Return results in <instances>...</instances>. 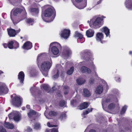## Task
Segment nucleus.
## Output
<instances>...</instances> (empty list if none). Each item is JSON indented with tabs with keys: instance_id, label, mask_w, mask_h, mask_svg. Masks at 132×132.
<instances>
[{
	"instance_id": "7",
	"label": "nucleus",
	"mask_w": 132,
	"mask_h": 132,
	"mask_svg": "<svg viewBox=\"0 0 132 132\" xmlns=\"http://www.w3.org/2000/svg\"><path fill=\"white\" fill-rule=\"evenodd\" d=\"M32 47V44L29 42H27L24 43L22 48L25 50L30 49Z\"/></svg>"
},
{
	"instance_id": "13",
	"label": "nucleus",
	"mask_w": 132,
	"mask_h": 132,
	"mask_svg": "<svg viewBox=\"0 0 132 132\" xmlns=\"http://www.w3.org/2000/svg\"><path fill=\"white\" fill-rule=\"evenodd\" d=\"M94 33L93 30L90 29L87 30L86 32V35L88 37H92Z\"/></svg>"
},
{
	"instance_id": "28",
	"label": "nucleus",
	"mask_w": 132,
	"mask_h": 132,
	"mask_svg": "<svg viewBox=\"0 0 132 132\" xmlns=\"http://www.w3.org/2000/svg\"><path fill=\"white\" fill-rule=\"evenodd\" d=\"M75 36L78 38L80 39H82L83 38V35L77 31L75 32Z\"/></svg>"
},
{
	"instance_id": "34",
	"label": "nucleus",
	"mask_w": 132,
	"mask_h": 132,
	"mask_svg": "<svg viewBox=\"0 0 132 132\" xmlns=\"http://www.w3.org/2000/svg\"><path fill=\"white\" fill-rule=\"evenodd\" d=\"M93 110L92 108H89L86 111H84L83 113V115L87 114L90 112H91Z\"/></svg>"
},
{
	"instance_id": "35",
	"label": "nucleus",
	"mask_w": 132,
	"mask_h": 132,
	"mask_svg": "<svg viewBox=\"0 0 132 132\" xmlns=\"http://www.w3.org/2000/svg\"><path fill=\"white\" fill-rule=\"evenodd\" d=\"M127 108V106L126 105L122 107V110L120 111V113L121 114H123L125 113Z\"/></svg>"
},
{
	"instance_id": "33",
	"label": "nucleus",
	"mask_w": 132,
	"mask_h": 132,
	"mask_svg": "<svg viewBox=\"0 0 132 132\" xmlns=\"http://www.w3.org/2000/svg\"><path fill=\"white\" fill-rule=\"evenodd\" d=\"M16 113V111H14L10 113L9 115V118L10 119H12L14 117V114Z\"/></svg>"
},
{
	"instance_id": "43",
	"label": "nucleus",
	"mask_w": 132,
	"mask_h": 132,
	"mask_svg": "<svg viewBox=\"0 0 132 132\" xmlns=\"http://www.w3.org/2000/svg\"><path fill=\"white\" fill-rule=\"evenodd\" d=\"M65 102L64 100L61 101L59 103L60 106H63L65 105Z\"/></svg>"
},
{
	"instance_id": "8",
	"label": "nucleus",
	"mask_w": 132,
	"mask_h": 132,
	"mask_svg": "<svg viewBox=\"0 0 132 132\" xmlns=\"http://www.w3.org/2000/svg\"><path fill=\"white\" fill-rule=\"evenodd\" d=\"M125 4L127 9L132 10V0H126Z\"/></svg>"
},
{
	"instance_id": "30",
	"label": "nucleus",
	"mask_w": 132,
	"mask_h": 132,
	"mask_svg": "<svg viewBox=\"0 0 132 132\" xmlns=\"http://www.w3.org/2000/svg\"><path fill=\"white\" fill-rule=\"evenodd\" d=\"M115 107V104L114 103H111L108 106V109L110 110H112L114 109Z\"/></svg>"
},
{
	"instance_id": "10",
	"label": "nucleus",
	"mask_w": 132,
	"mask_h": 132,
	"mask_svg": "<svg viewBox=\"0 0 132 132\" xmlns=\"http://www.w3.org/2000/svg\"><path fill=\"white\" fill-rule=\"evenodd\" d=\"M112 100V99L110 97H108L106 98L104 101H103L102 102V104L103 108L105 110H106V104L105 103H108L110 102Z\"/></svg>"
},
{
	"instance_id": "18",
	"label": "nucleus",
	"mask_w": 132,
	"mask_h": 132,
	"mask_svg": "<svg viewBox=\"0 0 132 132\" xmlns=\"http://www.w3.org/2000/svg\"><path fill=\"white\" fill-rule=\"evenodd\" d=\"M4 126L6 128L11 129H13L14 127V126L13 124L9 122H5L4 124Z\"/></svg>"
},
{
	"instance_id": "44",
	"label": "nucleus",
	"mask_w": 132,
	"mask_h": 132,
	"mask_svg": "<svg viewBox=\"0 0 132 132\" xmlns=\"http://www.w3.org/2000/svg\"><path fill=\"white\" fill-rule=\"evenodd\" d=\"M0 132H7L5 128L2 126H0Z\"/></svg>"
},
{
	"instance_id": "53",
	"label": "nucleus",
	"mask_w": 132,
	"mask_h": 132,
	"mask_svg": "<svg viewBox=\"0 0 132 132\" xmlns=\"http://www.w3.org/2000/svg\"><path fill=\"white\" fill-rule=\"evenodd\" d=\"M89 132H96V131L94 130L91 129L90 130Z\"/></svg>"
},
{
	"instance_id": "37",
	"label": "nucleus",
	"mask_w": 132,
	"mask_h": 132,
	"mask_svg": "<svg viewBox=\"0 0 132 132\" xmlns=\"http://www.w3.org/2000/svg\"><path fill=\"white\" fill-rule=\"evenodd\" d=\"M66 117V114L65 113H62L60 115V119L62 120L63 119H65Z\"/></svg>"
},
{
	"instance_id": "48",
	"label": "nucleus",
	"mask_w": 132,
	"mask_h": 132,
	"mask_svg": "<svg viewBox=\"0 0 132 132\" xmlns=\"http://www.w3.org/2000/svg\"><path fill=\"white\" fill-rule=\"evenodd\" d=\"M51 132H58L57 129L53 128L51 129Z\"/></svg>"
},
{
	"instance_id": "12",
	"label": "nucleus",
	"mask_w": 132,
	"mask_h": 132,
	"mask_svg": "<svg viewBox=\"0 0 132 132\" xmlns=\"http://www.w3.org/2000/svg\"><path fill=\"white\" fill-rule=\"evenodd\" d=\"M103 34L101 32H99L97 34L96 36V40L98 41H100L101 43H103L102 39L103 38Z\"/></svg>"
},
{
	"instance_id": "15",
	"label": "nucleus",
	"mask_w": 132,
	"mask_h": 132,
	"mask_svg": "<svg viewBox=\"0 0 132 132\" xmlns=\"http://www.w3.org/2000/svg\"><path fill=\"white\" fill-rule=\"evenodd\" d=\"M16 112L14 114L13 118L15 121H18L20 120V113L16 111Z\"/></svg>"
},
{
	"instance_id": "64",
	"label": "nucleus",
	"mask_w": 132,
	"mask_h": 132,
	"mask_svg": "<svg viewBox=\"0 0 132 132\" xmlns=\"http://www.w3.org/2000/svg\"><path fill=\"white\" fill-rule=\"evenodd\" d=\"M22 110H24V109H25V108L24 107H22Z\"/></svg>"
},
{
	"instance_id": "25",
	"label": "nucleus",
	"mask_w": 132,
	"mask_h": 132,
	"mask_svg": "<svg viewBox=\"0 0 132 132\" xmlns=\"http://www.w3.org/2000/svg\"><path fill=\"white\" fill-rule=\"evenodd\" d=\"M71 53V51L69 49L65 50L63 53V55L66 57H68Z\"/></svg>"
},
{
	"instance_id": "29",
	"label": "nucleus",
	"mask_w": 132,
	"mask_h": 132,
	"mask_svg": "<svg viewBox=\"0 0 132 132\" xmlns=\"http://www.w3.org/2000/svg\"><path fill=\"white\" fill-rule=\"evenodd\" d=\"M76 81L78 84L79 85L82 84L85 81L84 79L82 78L77 79Z\"/></svg>"
},
{
	"instance_id": "9",
	"label": "nucleus",
	"mask_w": 132,
	"mask_h": 132,
	"mask_svg": "<svg viewBox=\"0 0 132 132\" xmlns=\"http://www.w3.org/2000/svg\"><path fill=\"white\" fill-rule=\"evenodd\" d=\"M24 74L23 71L20 72L18 75V78L20 80V82L22 84H23L24 80Z\"/></svg>"
},
{
	"instance_id": "2",
	"label": "nucleus",
	"mask_w": 132,
	"mask_h": 132,
	"mask_svg": "<svg viewBox=\"0 0 132 132\" xmlns=\"http://www.w3.org/2000/svg\"><path fill=\"white\" fill-rule=\"evenodd\" d=\"M52 65V62L46 61L43 62L41 64L40 68L43 74L45 76L47 75L48 71Z\"/></svg>"
},
{
	"instance_id": "45",
	"label": "nucleus",
	"mask_w": 132,
	"mask_h": 132,
	"mask_svg": "<svg viewBox=\"0 0 132 132\" xmlns=\"http://www.w3.org/2000/svg\"><path fill=\"white\" fill-rule=\"evenodd\" d=\"M47 125L48 127H56L57 126V125H51L50 122H48L47 123Z\"/></svg>"
},
{
	"instance_id": "55",
	"label": "nucleus",
	"mask_w": 132,
	"mask_h": 132,
	"mask_svg": "<svg viewBox=\"0 0 132 132\" xmlns=\"http://www.w3.org/2000/svg\"><path fill=\"white\" fill-rule=\"evenodd\" d=\"M76 2H80L81 1H82V0H75Z\"/></svg>"
},
{
	"instance_id": "40",
	"label": "nucleus",
	"mask_w": 132,
	"mask_h": 132,
	"mask_svg": "<svg viewBox=\"0 0 132 132\" xmlns=\"http://www.w3.org/2000/svg\"><path fill=\"white\" fill-rule=\"evenodd\" d=\"M30 11L31 12H35L36 14L38 13V9L35 8L31 9Z\"/></svg>"
},
{
	"instance_id": "22",
	"label": "nucleus",
	"mask_w": 132,
	"mask_h": 132,
	"mask_svg": "<svg viewBox=\"0 0 132 132\" xmlns=\"http://www.w3.org/2000/svg\"><path fill=\"white\" fill-rule=\"evenodd\" d=\"M103 90V87L99 85L96 88L95 92L97 94H100L102 93Z\"/></svg>"
},
{
	"instance_id": "58",
	"label": "nucleus",
	"mask_w": 132,
	"mask_h": 132,
	"mask_svg": "<svg viewBox=\"0 0 132 132\" xmlns=\"http://www.w3.org/2000/svg\"><path fill=\"white\" fill-rule=\"evenodd\" d=\"M12 21H13V23H18L20 21H18L17 22H15L14 21H13L12 19Z\"/></svg>"
},
{
	"instance_id": "23",
	"label": "nucleus",
	"mask_w": 132,
	"mask_h": 132,
	"mask_svg": "<svg viewBox=\"0 0 132 132\" xmlns=\"http://www.w3.org/2000/svg\"><path fill=\"white\" fill-rule=\"evenodd\" d=\"M88 106V103L84 102L79 106V109L81 110L87 108Z\"/></svg>"
},
{
	"instance_id": "50",
	"label": "nucleus",
	"mask_w": 132,
	"mask_h": 132,
	"mask_svg": "<svg viewBox=\"0 0 132 132\" xmlns=\"http://www.w3.org/2000/svg\"><path fill=\"white\" fill-rule=\"evenodd\" d=\"M64 91L65 90H69V88L68 86H64Z\"/></svg>"
},
{
	"instance_id": "61",
	"label": "nucleus",
	"mask_w": 132,
	"mask_h": 132,
	"mask_svg": "<svg viewBox=\"0 0 132 132\" xmlns=\"http://www.w3.org/2000/svg\"><path fill=\"white\" fill-rule=\"evenodd\" d=\"M4 47L6 48L7 47V45L6 44H4Z\"/></svg>"
},
{
	"instance_id": "52",
	"label": "nucleus",
	"mask_w": 132,
	"mask_h": 132,
	"mask_svg": "<svg viewBox=\"0 0 132 132\" xmlns=\"http://www.w3.org/2000/svg\"><path fill=\"white\" fill-rule=\"evenodd\" d=\"M69 90H65V91H64V94H67L69 92Z\"/></svg>"
},
{
	"instance_id": "63",
	"label": "nucleus",
	"mask_w": 132,
	"mask_h": 132,
	"mask_svg": "<svg viewBox=\"0 0 132 132\" xmlns=\"http://www.w3.org/2000/svg\"><path fill=\"white\" fill-rule=\"evenodd\" d=\"M129 54H132V51H130L129 52Z\"/></svg>"
},
{
	"instance_id": "11",
	"label": "nucleus",
	"mask_w": 132,
	"mask_h": 132,
	"mask_svg": "<svg viewBox=\"0 0 132 132\" xmlns=\"http://www.w3.org/2000/svg\"><path fill=\"white\" fill-rule=\"evenodd\" d=\"M51 50L52 53L54 55H58L59 52V48L55 46H53L51 47Z\"/></svg>"
},
{
	"instance_id": "16",
	"label": "nucleus",
	"mask_w": 132,
	"mask_h": 132,
	"mask_svg": "<svg viewBox=\"0 0 132 132\" xmlns=\"http://www.w3.org/2000/svg\"><path fill=\"white\" fill-rule=\"evenodd\" d=\"M103 31L106 36V37H110V30L107 27H103L102 28Z\"/></svg>"
},
{
	"instance_id": "46",
	"label": "nucleus",
	"mask_w": 132,
	"mask_h": 132,
	"mask_svg": "<svg viewBox=\"0 0 132 132\" xmlns=\"http://www.w3.org/2000/svg\"><path fill=\"white\" fill-rule=\"evenodd\" d=\"M59 71H58V70H57V73L53 76V78L54 79H56L59 76Z\"/></svg>"
},
{
	"instance_id": "51",
	"label": "nucleus",
	"mask_w": 132,
	"mask_h": 132,
	"mask_svg": "<svg viewBox=\"0 0 132 132\" xmlns=\"http://www.w3.org/2000/svg\"><path fill=\"white\" fill-rule=\"evenodd\" d=\"M94 82V80L93 79H91L90 80L89 82L90 84H93Z\"/></svg>"
},
{
	"instance_id": "17",
	"label": "nucleus",
	"mask_w": 132,
	"mask_h": 132,
	"mask_svg": "<svg viewBox=\"0 0 132 132\" xmlns=\"http://www.w3.org/2000/svg\"><path fill=\"white\" fill-rule=\"evenodd\" d=\"M25 10L24 8L22 9L17 8L15 9L13 12V15L14 16H16L17 14H20L23 10Z\"/></svg>"
},
{
	"instance_id": "60",
	"label": "nucleus",
	"mask_w": 132,
	"mask_h": 132,
	"mask_svg": "<svg viewBox=\"0 0 132 132\" xmlns=\"http://www.w3.org/2000/svg\"><path fill=\"white\" fill-rule=\"evenodd\" d=\"M45 132H50V131L47 129H46V130Z\"/></svg>"
},
{
	"instance_id": "41",
	"label": "nucleus",
	"mask_w": 132,
	"mask_h": 132,
	"mask_svg": "<svg viewBox=\"0 0 132 132\" xmlns=\"http://www.w3.org/2000/svg\"><path fill=\"white\" fill-rule=\"evenodd\" d=\"M30 91L32 93L33 95H34V93L35 92H36L37 91V89H36V88L35 87H32L30 89Z\"/></svg>"
},
{
	"instance_id": "42",
	"label": "nucleus",
	"mask_w": 132,
	"mask_h": 132,
	"mask_svg": "<svg viewBox=\"0 0 132 132\" xmlns=\"http://www.w3.org/2000/svg\"><path fill=\"white\" fill-rule=\"evenodd\" d=\"M42 86L43 87V88L45 90H47L49 89V87L47 85L44 84L42 85Z\"/></svg>"
},
{
	"instance_id": "47",
	"label": "nucleus",
	"mask_w": 132,
	"mask_h": 132,
	"mask_svg": "<svg viewBox=\"0 0 132 132\" xmlns=\"http://www.w3.org/2000/svg\"><path fill=\"white\" fill-rule=\"evenodd\" d=\"M26 131L28 132H32L33 130L31 128L29 127H28L26 130Z\"/></svg>"
},
{
	"instance_id": "1",
	"label": "nucleus",
	"mask_w": 132,
	"mask_h": 132,
	"mask_svg": "<svg viewBox=\"0 0 132 132\" xmlns=\"http://www.w3.org/2000/svg\"><path fill=\"white\" fill-rule=\"evenodd\" d=\"M54 8L51 6L46 9L44 12V16L42 15L43 20L46 22H49L53 21L54 16H52L53 14Z\"/></svg>"
},
{
	"instance_id": "56",
	"label": "nucleus",
	"mask_w": 132,
	"mask_h": 132,
	"mask_svg": "<svg viewBox=\"0 0 132 132\" xmlns=\"http://www.w3.org/2000/svg\"><path fill=\"white\" fill-rule=\"evenodd\" d=\"M26 108L28 109H30V106L29 105H26Z\"/></svg>"
},
{
	"instance_id": "3",
	"label": "nucleus",
	"mask_w": 132,
	"mask_h": 132,
	"mask_svg": "<svg viewBox=\"0 0 132 132\" xmlns=\"http://www.w3.org/2000/svg\"><path fill=\"white\" fill-rule=\"evenodd\" d=\"M103 22V19L100 17H98L96 18L93 21L91 20L90 21L89 24L90 26L93 24L94 27L98 28L101 26Z\"/></svg>"
},
{
	"instance_id": "26",
	"label": "nucleus",
	"mask_w": 132,
	"mask_h": 132,
	"mask_svg": "<svg viewBox=\"0 0 132 132\" xmlns=\"http://www.w3.org/2000/svg\"><path fill=\"white\" fill-rule=\"evenodd\" d=\"M36 114V112L34 110L32 109L30 110L29 113H28V116L30 117H31L34 115H35Z\"/></svg>"
},
{
	"instance_id": "20",
	"label": "nucleus",
	"mask_w": 132,
	"mask_h": 132,
	"mask_svg": "<svg viewBox=\"0 0 132 132\" xmlns=\"http://www.w3.org/2000/svg\"><path fill=\"white\" fill-rule=\"evenodd\" d=\"M83 95L84 97H88L90 96L91 94L87 89L85 88L83 90Z\"/></svg>"
},
{
	"instance_id": "31",
	"label": "nucleus",
	"mask_w": 132,
	"mask_h": 132,
	"mask_svg": "<svg viewBox=\"0 0 132 132\" xmlns=\"http://www.w3.org/2000/svg\"><path fill=\"white\" fill-rule=\"evenodd\" d=\"M57 114V112L53 111H51L49 112V115L51 117L56 116Z\"/></svg>"
},
{
	"instance_id": "54",
	"label": "nucleus",
	"mask_w": 132,
	"mask_h": 132,
	"mask_svg": "<svg viewBox=\"0 0 132 132\" xmlns=\"http://www.w3.org/2000/svg\"><path fill=\"white\" fill-rule=\"evenodd\" d=\"M102 0H100L99 1H98L97 2V4H100L101 3V2H102Z\"/></svg>"
},
{
	"instance_id": "62",
	"label": "nucleus",
	"mask_w": 132,
	"mask_h": 132,
	"mask_svg": "<svg viewBox=\"0 0 132 132\" xmlns=\"http://www.w3.org/2000/svg\"><path fill=\"white\" fill-rule=\"evenodd\" d=\"M3 73V72L1 71H0V75L2 73Z\"/></svg>"
},
{
	"instance_id": "32",
	"label": "nucleus",
	"mask_w": 132,
	"mask_h": 132,
	"mask_svg": "<svg viewBox=\"0 0 132 132\" xmlns=\"http://www.w3.org/2000/svg\"><path fill=\"white\" fill-rule=\"evenodd\" d=\"M34 128L36 130L39 129L40 128V125L39 123H36L34 126Z\"/></svg>"
},
{
	"instance_id": "4",
	"label": "nucleus",
	"mask_w": 132,
	"mask_h": 132,
	"mask_svg": "<svg viewBox=\"0 0 132 132\" xmlns=\"http://www.w3.org/2000/svg\"><path fill=\"white\" fill-rule=\"evenodd\" d=\"M22 100L20 97L15 96L12 99V103L14 106L18 107L21 105Z\"/></svg>"
},
{
	"instance_id": "36",
	"label": "nucleus",
	"mask_w": 132,
	"mask_h": 132,
	"mask_svg": "<svg viewBox=\"0 0 132 132\" xmlns=\"http://www.w3.org/2000/svg\"><path fill=\"white\" fill-rule=\"evenodd\" d=\"M51 44L54 45L55 46L57 47L58 48H61V46L58 43L56 42H54L52 43Z\"/></svg>"
},
{
	"instance_id": "6",
	"label": "nucleus",
	"mask_w": 132,
	"mask_h": 132,
	"mask_svg": "<svg viewBox=\"0 0 132 132\" xmlns=\"http://www.w3.org/2000/svg\"><path fill=\"white\" fill-rule=\"evenodd\" d=\"M70 31L69 30L64 29L62 31L61 36L62 37L65 39H67L69 36Z\"/></svg>"
},
{
	"instance_id": "19",
	"label": "nucleus",
	"mask_w": 132,
	"mask_h": 132,
	"mask_svg": "<svg viewBox=\"0 0 132 132\" xmlns=\"http://www.w3.org/2000/svg\"><path fill=\"white\" fill-rule=\"evenodd\" d=\"M87 5V1L86 0L79 4V5L78 6V8L79 9H82L84 8Z\"/></svg>"
},
{
	"instance_id": "24",
	"label": "nucleus",
	"mask_w": 132,
	"mask_h": 132,
	"mask_svg": "<svg viewBox=\"0 0 132 132\" xmlns=\"http://www.w3.org/2000/svg\"><path fill=\"white\" fill-rule=\"evenodd\" d=\"M36 94L37 95L35 96L36 100L37 101V102L38 103L41 102L42 100H41L40 98L41 97L40 93H37Z\"/></svg>"
},
{
	"instance_id": "14",
	"label": "nucleus",
	"mask_w": 132,
	"mask_h": 132,
	"mask_svg": "<svg viewBox=\"0 0 132 132\" xmlns=\"http://www.w3.org/2000/svg\"><path fill=\"white\" fill-rule=\"evenodd\" d=\"M80 71L82 72H87L88 73H90L91 72V71L90 69L84 66L81 67L80 69Z\"/></svg>"
},
{
	"instance_id": "49",
	"label": "nucleus",
	"mask_w": 132,
	"mask_h": 132,
	"mask_svg": "<svg viewBox=\"0 0 132 132\" xmlns=\"http://www.w3.org/2000/svg\"><path fill=\"white\" fill-rule=\"evenodd\" d=\"M76 100H73L71 102V104L72 105H74L76 103Z\"/></svg>"
},
{
	"instance_id": "38",
	"label": "nucleus",
	"mask_w": 132,
	"mask_h": 132,
	"mask_svg": "<svg viewBox=\"0 0 132 132\" xmlns=\"http://www.w3.org/2000/svg\"><path fill=\"white\" fill-rule=\"evenodd\" d=\"M26 22L32 25L33 24V22H34V20L31 18L28 19L27 20Z\"/></svg>"
},
{
	"instance_id": "39",
	"label": "nucleus",
	"mask_w": 132,
	"mask_h": 132,
	"mask_svg": "<svg viewBox=\"0 0 132 132\" xmlns=\"http://www.w3.org/2000/svg\"><path fill=\"white\" fill-rule=\"evenodd\" d=\"M13 42L12 41L10 42L8 45V47L10 49H12L13 48Z\"/></svg>"
},
{
	"instance_id": "59",
	"label": "nucleus",
	"mask_w": 132,
	"mask_h": 132,
	"mask_svg": "<svg viewBox=\"0 0 132 132\" xmlns=\"http://www.w3.org/2000/svg\"><path fill=\"white\" fill-rule=\"evenodd\" d=\"M44 114H45V116L46 117V118H47L48 119H50V118H49L48 117H47V116H46L45 112Z\"/></svg>"
},
{
	"instance_id": "27",
	"label": "nucleus",
	"mask_w": 132,
	"mask_h": 132,
	"mask_svg": "<svg viewBox=\"0 0 132 132\" xmlns=\"http://www.w3.org/2000/svg\"><path fill=\"white\" fill-rule=\"evenodd\" d=\"M74 70V68L72 67L70 68V69L67 71V75H70L72 74Z\"/></svg>"
},
{
	"instance_id": "57",
	"label": "nucleus",
	"mask_w": 132,
	"mask_h": 132,
	"mask_svg": "<svg viewBox=\"0 0 132 132\" xmlns=\"http://www.w3.org/2000/svg\"><path fill=\"white\" fill-rule=\"evenodd\" d=\"M31 73H32V76H35V75H36L37 74V72H36V73H35V74H33V73H32V72H31Z\"/></svg>"
},
{
	"instance_id": "21",
	"label": "nucleus",
	"mask_w": 132,
	"mask_h": 132,
	"mask_svg": "<svg viewBox=\"0 0 132 132\" xmlns=\"http://www.w3.org/2000/svg\"><path fill=\"white\" fill-rule=\"evenodd\" d=\"M8 32L9 35L10 36H14L16 34L15 31L13 29H11L9 30H8Z\"/></svg>"
},
{
	"instance_id": "5",
	"label": "nucleus",
	"mask_w": 132,
	"mask_h": 132,
	"mask_svg": "<svg viewBox=\"0 0 132 132\" xmlns=\"http://www.w3.org/2000/svg\"><path fill=\"white\" fill-rule=\"evenodd\" d=\"M8 91V89L7 88L5 85L0 82V94L7 93Z\"/></svg>"
}]
</instances>
